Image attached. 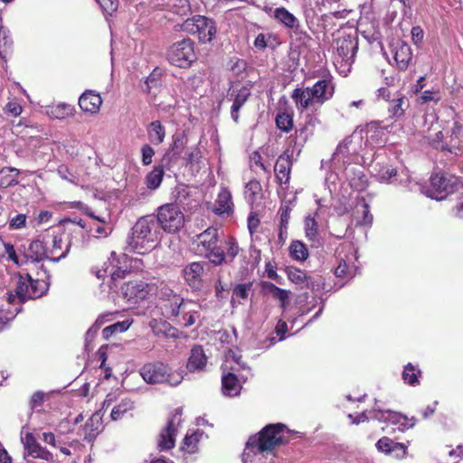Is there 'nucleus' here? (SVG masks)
<instances>
[{
	"mask_svg": "<svg viewBox=\"0 0 463 463\" xmlns=\"http://www.w3.org/2000/svg\"><path fill=\"white\" fill-rule=\"evenodd\" d=\"M335 94V84L331 78L317 80L312 87L296 88L291 93L297 109L300 111L316 105L322 106L329 101Z\"/></svg>",
	"mask_w": 463,
	"mask_h": 463,
	"instance_id": "1",
	"label": "nucleus"
},
{
	"mask_svg": "<svg viewBox=\"0 0 463 463\" xmlns=\"http://www.w3.org/2000/svg\"><path fill=\"white\" fill-rule=\"evenodd\" d=\"M159 230L152 215L140 217L131 229L128 239V247L137 254L151 251L158 243Z\"/></svg>",
	"mask_w": 463,
	"mask_h": 463,
	"instance_id": "2",
	"label": "nucleus"
},
{
	"mask_svg": "<svg viewBox=\"0 0 463 463\" xmlns=\"http://www.w3.org/2000/svg\"><path fill=\"white\" fill-rule=\"evenodd\" d=\"M289 439L290 430L282 423H273L266 425L258 436L250 437L246 447L254 453L262 454L288 443Z\"/></svg>",
	"mask_w": 463,
	"mask_h": 463,
	"instance_id": "3",
	"label": "nucleus"
},
{
	"mask_svg": "<svg viewBox=\"0 0 463 463\" xmlns=\"http://www.w3.org/2000/svg\"><path fill=\"white\" fill-rule=\"evenodd\" d=\"M140 375L145 382L151 384L166 383L171 386H176L183 380L181 373L172 372L168 365L162 362L146 364L140 369Z\"/></svg>",
	"mask_w": 463,
	"mask_h": 463,
	"instance_id": "4",
	"label": "nucleus"
},
{
	"mask_svg": "<svg viewBox=\"0 0 463 463\" xmlns=\"http://www.w3.org/2000/svg\"><path fill=\"white\" fill-rule=\"evenodd\" d=\"M49 286L50 275L43 269V274L36 279H33L29 273L20 274L17 281V291L24 299H36L47 293Z\"/></svg>",
	"mask_w": 463,
	"mask_h": 463,
	"instance_id": "5",
	"label": "nucleus"
},
{
	"mask_svg": "<svg viewBox=\"0 0 463 463\" xmlns=\"http://www.w3.org/2000/svg\"><path fill=\"white\" fill-rule=\"evenodd\" d=\"M156 223L168 233L179 232L184 225V214L175 203H165L157 208Z\"/></svg>",
	"mask_w": 463,
	"mask_h": 463,
	"instance_id": "6",
	"label": "nucleus"
},
{
	"mask_svg": "<svg viewBox=\"0 0 463 463\" xmlns=\"http://www.w3.org/2000/svg\"><path fill=\"white\" fill-rule=\"evenodd\" d=\"M182 30L191 34H196L200 42H211L216 33L214 22L203 15H194L186 19L182 24Z\"/></svg>",
	"mask_w": 463,
	"mask_h": 463,
	"instance_id": "7",
	"label": "nucleus"
},
{
	"mask_svg": "<svg viewBox=\"0 0 463 463\" xmlns=\"http://www.w3.org/2000/svg\"><path fill=\"white\" fill-rule=\"evenodd\" d=\"M167 59L176 67H189L196 59L193 42L190 39H184L174 43L168 50Z\"/></svg>",
	"mask_w": 463,
	"mask_h": 463,
	"instance_id": "8",
	"label": "nucleus"
},
{
	"mask_svg": "<svg viewBox=\"0 0 463 463\" xmlns=\"http://www.w3.org/2000/svg\"><path fill=\"white\" fill-rule=\"evenodd\" d=\"M430 194L436 200L445 199L455 192L458 184V178L444 172L435 173L430 176Z\"/></svg>",
	"mask_w": 463,
	"mask_h": 463,
	"instance_id": "9",
	"label": "nucleus"
},
{
	"mask_svg": "<svg viewBox=\"0 0 463 463\" xmlns=\"http://www.w3.org/2000/svg\"><path fill=\"white\" fill-rule=\"evenodd\" d=\"M335 260L337 266L335 269V276L342 279L353 278L354 272V248L350 243H342L335 249Z\"/></svg>",
	"mask_w": 463,
	"mask_h": 463,
	"instance_id": "10",
	"label": "nucleus"
},
{
	"mask_svg": "<svg viewBox=\"0 0 463 463\" xmlns=\"http://www.w3.org/2000/svg\"><path fill=\"white\" fill-rule=\"evenodd\" d=\"M374 418L385 423L383 430L391 429L392 431H405L415 425L414 418L409 419L406 415L390 410L374 409Z\"/></svg>",
	"mask_w": 463,
	"mask_h": 463,
	"instance_id": "11",
	"label": "nucleus"
},
{
	"mask_svg": "<svg viewBox=\"0 0 463 463\" xmlns=\"http://www.w3.org/2000/svg\"><path fill=\"white\" fill-rule=\"evenodd\" d=\"M182 411L180 409H175L169 417L166 426L161 430L158 438L157 446L160 450L171 449L175 444V435L177 426L181 422Z\"/></svg>",
	"mask_w": 463,
	"mask_h": 463,
	"instance_id": "12",
	"label": "nucleus"
},
{
	"mask_svg": "<svg viewBox=\"0 0 463 463\" xmlns=\"http://www.w3.org/2000/svg\"><path fill=\"white\" fill-rule=\"evenodd\" d=\"M293 166V151L286 149L279 156L274 165L275 180L279 185H289Z\"/></svg>",
	"mask_w": 463,
	"mask_h": 463,
	"instance_id": "13",
	"label": "nucleus"
},
{
	"mask_svg": "<svg viewBox=\"0 0 463 463\" xmlns=\"http://www.w3.org/2000/svg\"><path fill=\"white\" fill-rule=\"evenodd\" d=\"M152 287L143 280H129L121 287L123 298L130 303L137 304L147 298Z\"/></svg>",
	"mask_w": 463,
	"mask_h": 463,
	"instance_id": "14",
	"label": "nucleus"
},
{
	"mask_svg": "<svg viewBox=\"0 0 463 463\" xmlns=\"http://www.w3.org/2000/svg\"><path fill=\"white\" fill-rule=\"evenodd\" d=\"M358 50V39L354 35L347 34L336 39V52L341 62L351 66Z\"/></svg>",
	"mask_w": 463,
	"mask_h": 463,
	"instance_id": "15",
	"label": "nucleus"
},
{
	"mask_svg": "<svg viewBox=\"0 0 463 463\" xmlns=\"http://www.w3.org/2000/svg\"><path fill=\"white\" fill-rule=\"evenodd\" d=\"M409 445L410 441H407V444H405L402 442H397L390 437L383 436L378 439L375 447L379 452L391 456L395 459L402 460L409 454Z\"/></svg>",
	"mask_w": 463,
	"mask_h": 463,
	"instance_id": "16",
	"label": "nucleus"
},
{
	"mask_svg": "<svg viewBox=\"0 0 463 463\" xmlns=\"http://www.w3.org/2000/svg\"><path fill=\"white\" fill-rule=\"evenodd\" d=\"M296 197L291 200H283L278 210L277 216L279 218L278 223V241L280 244H284L288 238V231L289 226V221L291 218V213L295 206Z\"/></svg>",
	"mask_w": 463,
	"mask_h": 463,
	"instance_id": "17",
	"label": "nucleus"
},
{
	"mask_svg": "<svg viewBox=\"0 0 463 463\" xmlns=\"http://www.w3.org/2000/svg\"><path fill=\"white\" fill-rule=\"evenodd\" d=\"M205 263L203 261H194L187 264L182 270L183 278L185 283L195 291L203 288V274Z\"/></svg>",
	"mask_w": 463,
	"mask_h": 463,
	"instance_id": "18",
	"label": "nucleus"
},
{
	"mask_svg": "<svg viewBox=\"0 0 463 463\" xmlns=\"http://www.w3.org/2000/svg\"><path fill=\"white\" fill-rule=\"evenodd\" d=\"M211 211L217 216L229 217L234 213V203L231 191L222 186L217 197L211 207Z\"/></svg>",
	"mask_w": 463,
	"mask_h": 463,
	"instance_id": "19",
	"label": "nucleus"
},
{
	"mask_svg": "<svg viewBox=\"0 0 463 463\" xmlns=\"http://www.w3.org/2000/svg\"><path fill=\"white\" fill-rule=\"evenodd\" d=\"M391 51L396 68L402 71H406L413 58L411 46L402 40H397L391 43Z\"/></svg>",
	"mask_w": 463,
	"mask_h": 463,
	"instance_id": "20",
	"label": "nucleus"
},
{
	"mask_svg": "<svg viewBox=\"0 0 463 463\" xmlns=\"http://www.w3.org/2000/svg\"><path fill=\"white\" fill-rule=\"evenodd\" d=\"M22 440L28 457L39 458L47 462H53V454L46 448L43 447L37 441L33 433L27 432Z\"/></svg>",
	"mask_w": 463,
	"mask_h": 463,
	"instance_id": "21",
	"label": "nucleus"
},
{
	"mask_svg": "<svg viewBox=\"0 0 463 463\" xmlns=\"http://www.w3.org/2000/svg\"><path fill=\"white\" fill-rule=\"evenodd\" d=\"M251 96L250 89L247 86H241L239 89H230L228 99L232 101L231 107V117L235 123L239 122L240 110Z\"/></svg>",
	"mask_w": 463,
	"mask_h": 463,
	"instance_id": "22",
	"label": "nucleus"
},
{
	"mask_svg": "<svg viewBox=\"0 0 463 463\" xmlns=\"http://www.w3.org/2000/svg\"><path fill=\"white\" fill-rule=\"evenodd\" d=\"M219 232L218 229L214 227H208L203 232L197 234L193 240L195 250L200 256L206 253L208 249H210L214 243H219Z\"/></svg>",
	"mask_w": 463,
	"mask_h": 463,
	"instance_id": "23",
	"label": "nucleus"
},
{
	"mask_svg": "<svg viewBox=\"0 0 463 463\" xmlns=\"http://www.w3.org/2000/svg\"><path fill=\"white\" fill-rule=\"evenodd\" d=\"M101 96L91 90H85L79 98V106L82 111L90 114H97L102 105Z\"/></svg>",
	"mask_w": 463,
	"mask_h": 463,
	"instance_id": "24",
	"label": "nucleus"
},
{
	"mask_svg": "<svg viewBox=\"0 0 463 463\" xmlns=\"http://www.w3.org/2000/svg\"><path fill=\"white\" fill-rule=\"evenodd\" d=\"M260 286L263 296H270L272 298L279 301L282 309H286L290 296L289 290L279 288L269 281H262Z\"/></svg>",
	"mask_w": 463,
	"mask_h": 463,
	"instance_id": "25",
	"label": "nucleus"
},
{
	"mask_svg": "<svg viewBox=\"0 0 463 463\" xmlns=\"http://www.w3.org/2000/svg\"><path fill=\"white\" fill-rule=\"evenodd\" d=\"M71 250V242L63 247V241L61 234H53L52 240V246L47 248L48 260L52 262H58L64 259Z\"/></svg>",
	"mask_w": 463,
	"mask_h": 463,
	"instance_id": "26",
	"label": "nucleus"
},
{
	"mask_svg": "<svg viewBox=\"0 0 463 463\" xmlns=\"http://www.w3.org/2000/svg\"><path fill=\"white\" fill-rule=\"evenodd\" d=\"M449 153L459 150L463 144V124L458 120H453L451 128L446 131Z\"/></svg>",
	"mask_w": 463,
	"mask_h": 463,
	"instance_id": "27",
	"label": "nucleus"
},
{
	"mask_svg": "<svg viewBox=\"0 0 463 463\" xmlns=\"http://www.w3.org/2000/svg\"><path fill=\"white\" fill-rule=\"evenodd\" d=\"M188 305L180 295L173 294L164 304V313L167 318L173 319L179 317L181 311H185V307Z\"/></svg>",
	"mask_w": 463,
	"mask_h": 463,
	"instance_id": "28",
	"label": "nucleus"
},
{
	"mask_svg": "<svg viewBox=\"0 0 463 463\" xmlns=\"http://www.w3.org/2000/svg\"><path fill=\"white\" fill-rule=\"evenodd\" d=\"M288 279L294 284L300 285L302 288L314 289L315 282L305 270L296 267H288L286 269Z\"/></svg>",
	"mask_w": 463,
	"mask_h": 463,
	"instance_id": "29",
	"label": "nucleus"
},
{
	"mask_svg": "<svg viewBox=\"0 0 463 463\" xmlns=\"http://www.w3.org/2000/svg\"><path fill=\"white\" fill-rule=\"evenodd\" d=\"M318 211H316L313 214H308L304 219V232L305 236L308 241L314 243H319L320 233L319 226L317 222Z\"/></svg>",
	"mask_w": 463,
	"mask_h": 463,
	"instance_id": "30",
	"label": "nucleus"
},
{
	"mask_svg": "<svg viewBox=\"0 0 463 463\" xmlns=\"http://www.w3.org/2000/svg\"><path fill=\"white\" fill-rule=\"evenodd\" d=\"M24 257L31 260L33 262H41L44 260H48L47 247L43 241L40 240L33 241L29 244L24 253Z\"/></svg>",
	"mask_w": 463,
	"mask_h": 463,
	"instance_id": "31",
	"label": "nucleus"
},
{
	"mask_svg": "<svg viewBox=\"0 0 463 463\" xmlns=\"http://www.w3.org/2000/svg\"><path fill=\"white\" fill-rule=\"evenodd\" d=\"M102 429L101 417L98 413H94L85 422L82 431L84 435V440L92 442L96 437L99 434Z\"/></svg>",
	"mask_w": 463,
	"mask_h": 463,
	"instance_id": "32",
	"label": "nucleus"
},
{
	"mask_svg": "<svg viewBox=\"0 0 463 463\" xmlns=\"http://www.w3.org/2000/svg\"><path fill=\"white\" fill-rule=\"evenodd\" d=\"M135 409V402L129 398L122 399L118 404L114 405L110 417L112 420H122L128 415H132V411Z\"/></svg>",
	"mask_w": 463,
	"mask_h": 463,
	"instance_id": "33",
	"label": "nucleus"
},
{
	"mask_svg": "<svg viewBox=\"0 0 463 463\" xmlns=\"http://www.w3.org/2000/svg\"><path fill=\"white\" fill-rule=\"evenodd\" d=\"M150 326L156 335H163L167 338L178 337V330L165 320L154 319L150 322Z\"/></svg>",
	"mask_w": 463,
	"mask_h": 463,
	"instance_id": "34",
	"label": "nucleus"
},
{
	"mask_svg": "<svg viewBox=\"0 0 463 463\" xmlns=\"http://www.w3.org/2000/svg\"><path fill=\"white\" fill-rule=\"evenodd\" d=\"M207 362V357L201 345H196L192 348L191 354L187 362V369L190 372L203 369Z\"/></svg>",
	"mask_w": 463,
	"mask_h": 463,
	"instance_id": "35",
	"label": "nucleus"
},
{
	"mask_svg": "<svg viewBox=\"0 0 463 463\" xmlns=\"http://www.w3.org/2000/svg\"><path fill=\"white\" fill-rule=\"evenodd\" d=\"M222 392L228 396H236L241 392V384L233 373H228L222 378Z\"/></svg>",
	"mask_w": 463,
	"mask_h": 463,
	"instance_id": "36",
	"label": "nucleus"
},
{
	"mask_svg": "<svg viewBox=\"0 0 463 463\" xmlns=\"http://www.w3.org/2000/svg\"><path fill=\"white\" fill-rule=\"evenodd\" d=\"M20 170L15 167H3L0 169V187L7 188L18 184L17 179Z\"/></svg>",
	"mask_w": 463,
	"mask_h": 463,
	"instance_id": "37",
	"label": "nucleus"
},
{
	"mask_svg": "<svg viewBox=\"0 0 463 463\" xmlns=\"http://www.w3.org/2000/svg\"><path fill=\"white\" fill-rule=\"evenodd\" d=\"M202 256L209 260L214 266H221L226 262L225 251L219 243H214L207 250L206 253H203Z\"/></svg>",
	"mask_w": 463,
	"mask_h": 463,
	"instance_id": "38",
	"label": "nucleus"
},
{
	"mask_svg": "<svg viewBox=\"0 0 463 463\" xmlns=\"http://www.w3.org/2000/svg\"><path fill=\"white\" fill-rule=\"evenodd\" d=\"M293 111H279L275 118L276 127L282 132L288 133L294 128Z\"/></svg>",
	"mask_w": 463,
	"mask_h": 463,
	"instance_id": "39",
	"label": "nucleus"
},
{
	"mask_svg": "<svg viewBox=\"0 0 463 463\" xmlns=\"http://www.w3.org/2000/svg\"><path fill=\"white\" fill-rule=\"evenodd\" d=\"M147 135L153 144L160 145L165 137V129L159 120H155L149 124Z\"/></svg>",
	"mask_w": 463,
	"mask_h": 463,
	"instance_id": "40",
	"label": "nucleus"
},
{
	"mask_svg": "<svg viewBox=\"0 0 463 463\" xmlns=\"http://www.w3.org/2000/svg\"><path fill=\"white\" fill-rule=\"evenodd\" d=\"M288 250L290 257L296 260L304 261L309 257L307 247L301 241H292Z\"/></svg>",
	"mask_w": 463,
	"mask_h": 463,
	"instance_id": "41",
	"label": "nucleus"
},
{
	"mask_svg": "<svg viewBox=\"0 0 463 463\" xmlns=\"http://www.w3.org/2000/svg\"><path fill=\"white\" fill-rule=\"evenodd\" d=\"M409 107L408 100L405 99V97L402 96L397 99H393L390 106L388 108V111L390 113V117L392 118H402L406 109Z\"/></svg>",
	"mask_w": 463,
	"mask_h": 463,
	"instance_id": "42",
	"label": "nucleus"
},
{
	"mask_svg": "<svg viewBox=\"0 0 463 463\" xmlns=\"http://www.w3.org/2000/svg\"><path fill=\"white\" fill-rule=\"evenodd\" d=\"M421 375V371L412 364L409 363L403 368L402 380L405 383L411 386H416L420 384L419 377Z\"/></svg>",
	"mask_w": 463,
	"mask_h": 463,
	"instance_id": "43",
	"label": "nucleus"
},
{
	"mask_svg": "<svg viewBox=\"0 0 463 463\" xmlns=\"http://www.w3.org/2000/svg\"><path fill=\"white\" fill-rule=\"evenodd\" d=\"M165 175V171L163 170V166L155 165L146 176V187L151 190L157 189L162 181Z\"/></svg>",
	"mask_w": 463,
	"mask_h": 463,
	"instance_id": "44",
	"label": "nucleus"
},
{
	"mask_svg": "<svg viewBox=\"0 0 463 463\" xmlns=\"http://www.w3.org/2000/svg\"><path fill=\"white\" fill-rule=\"evenodd\" d=\"M274 17L288 28L296 27L298 20L285 7L276 8Z\"/></svg>",
	"mask_w": 463,
	"mask_h": 463,
	"instance_id": "45",
	"label": "nucleus"
},
{
	"mask_svg": "<svg viewBox=\"0 0 463 463\" xmlns=\"http://www.w3.org/2000/svg\"><path fill=\"white\" fill-rule=\"evenodd\" d=\"M203 432L196 430L191 435H186L184 439L182 449L189 454H194L198 451V444Z\"/></svg>",
	"mask_w": 463,
	"mask_h": 463,
	"instance_id": "46",
	"label": "nucleus"
},
{
	"mask_svg": "<svg viewBox=\"0 0 463 463\" xmlns=\"http://www.w3.org/2000/svg\"><path fill=\"white\" fill-rule=\"evenodd\" d=\"M198 316L197 311L191 310L188 308V306H186L185 311H181V315L173 318L172 321L182 327L187 328L195 323Z\"/></svg>",
	"mask_w": 463,
	"mask_h": 463,
	"instance_id": "47",
	"label": "nucleus"
},
{
	"mask_svg": "<svg viewBox=\"0 0 463 463\" xmlns=\"http://www.w3.org/2000/svg\"><path fill=\"white\" fill-rule=\"evenodd\" d=\"M6 301L9 305L14 306L13 310L8 309V313L11 315L10 318L14 317L21 310L22 305L26 302V299H24L17 291V285L15 286L14 292L8 291Z\"/></svg>",
	"mask_w": 463,
	"mask_h": 463,
	"instance_id": "48",
	"label": "nucleus"
},
{
	"mask_svg": "<svg viewBox=\"0 0 463 463\" xmlns=\"http://www.w3.org/2000/svg\"><path fill=\"white\" fill-rule=\"evenodd\" d=\"M162 71L159 68H156L146 78L145 87H142L144 92L150 94L153 89H158L161 86Z\"/></svg>",
	"mask_w": 463,
	"mask_h": 463,
	"instance_id": "49",
	"label": "nucleus"
},
{
	"mask_svg": "<svg viewBox=\"0 0 463 463\" xmlns=\"http://www.w3.org/2000/svg\"><path fill=\"white\" fill-rule=\"evenodd\" d=\"M73 106L66 103H59L51 109L52 115L58 119H64L74 115Z\"/></svg>",
	"mask_w": 463,
	"mask_h": 463,
	"instance_id": "50",
	"label": "nucleus"
},
{
	"mask_svg": "<svg viewBox=\"0 0 463 463\" xmlns=\"http://www.w3.org/2000/svg\"><path fill=\"white\" fill-rule=\"evenodd\" d=\"M429 143L430 145L438 150L440 151H448L449 152V148L448 146V138L446 136V133L439 130L436 132L433 136L429 137Z\"/></svg>",
	"mask_w": 463,
	"mask_h": 463,
	"instance_id": "51",
	"label": "nucleus"
},
{
	"mask_svg": "<svg viewBox=\"0 0 463 463\" xmlns=\"http://www.w3.org/2000/svg\"><path fill=\"white\" fill-rule=\"evenodd\" d=\"M253 282L240 283L232 288V300H246L252 291Z\"/></svg>",
	"mask_w": 463,
	"mask_h": 463,
	"instance_id": "52",
	"label": "nucleus"
},
{
	"mask_svg": "<svg viewBox=\"0 0 463 463\" xmlns=\"http://www.w3.org/2000/svg\"><path fill=\"white\" fill-rule=\"evenodd\" d=\"M226 245V262L227 264H231L233 262L234 259L238 256L240 252V247L235 238H230L225 241Z\"/></svg>",
	"mask_w": 463,
	"mask_h": 463,
	"instance_id": "53",
	"label": "nucleus"
},
{
	"mask_svg": "<svg viewBox=\"0 0 463 463\" xmlns=\"http://www.w3.org/2000/svg\"><path fill=\"white\" fill-rule=\"evenodd\" d=\"M131 325V322L128 320H124L121 322H117L111 326L105 327L102 331L103 337L109 338L111 335L117 332H125L127 331Z\"/></svg>",
	"mask_w": 463,
	"mask_h": 463,
	"instance_id": "54",
	"label": "nucleus"
},
{
	"mask_svg": "<svg viewBox=\"0 0 463 463\" xmlns=\"http://www.w3.org/2000/svg\"><path fill=\"white\" fill-rule=\"evenodd\" d=\"M186 146V139L183 136L175 135L173 137V142L170 145L168 152H172L177 156H181L182 153Z\"/></svg>",
	"mask_w": 463,
	"mask_h": 463,
	"instance_id": "55",
	"label": "nucleus"
},
{
	"mask_svg": "<svg viewBox=\"0 0 463 463\" xmlns=\"http://www.w3.org/2000/svg\"><path fill=\"white\" fill-rule=\"evenodd\" d=\"M180 157L181 156H177L176 155L173 154L172 152L166 151L161 159V165H158L163 166L164 171H165V168L168 171H171L172 168L176 165V163L180 159Z\"/></svg>",
	"mask_w": 463,
	"mask_h": 463,
	"instance_id": "56",
	"label": "nucleus"
},
{
	"mask_svg": "<svg viewBox=\"0 0 463 463\" xmlns=\"http://www.w3.org/2000/svg\"><path fill=\"white\" fill-rule=\"evenodd\" d=\"M250 166L253 169L254 166L260 168L263 172L270 175L269 169L262 162V156L259 151H254L250 156Z\"/></svg>",
	"mask_w": 463,
	"mask_h": 463,
	"instance_id": "57",
	"label": "nucleus"
},
{
	"mask_svg": "<svg viewBox=\"0 0 463 463\" xmlns=\"http://www.w3.org/2000/svg\"><path fill=\"white\" fill-rule=\"evenodd\" d=\"M4 111L5 114L16 118L23 112V107L15 99H13L6 103Z\"/></svg>",
	"mask_w": 463,
	"mask_h": 463,
	"instance_id": "58",
	"label": "nucleus"
},
{
	"mask_svg": "<svg viewBox=\"0 0 463 463\" xmlns=\"http://www.w3.org/2000/svg\"><path fill=\"white\" fill-rule=\"evenodd\" d=\"M231 71L233 72L236 76L242 75L247 68V62L246 61L240 59V58H232L231 60Z\"/></svg>",
	"mask_w": 463,
	"mask_h": 463,
	"instance_id": "59",
	"label": "nucleus"
},
{
	"mask_svg": "<svg viewBox=\"0 0 463 463\" xmlns=\"http://www.w3.org/2000/svg\"><path fill=\"white\" fill-rule=\"evenodd\" d=\"M202 158V152L199 147H193L184 157L186 165L194 166L200 162Z\"/></svg>",
	"mask_w": 463,
	"mask_h": 463,
	"instance_id": "60",
	"label": "nucleus"
},
{
	"mask_svg": "<svg viewBox=\"0 0 463 463\" xmlns=\"http://www.w3.org/2000/svg\"><path fill=\"white\" fill-rule=\"evenodd\" d=\"M155 149L149 145L145 144L141 146V161L143 165H149L152 163V158L155 156Z\"/></svg>",
	"mask_w": 463,
	"mask_h": 463,
	"instance_id": "61",
	"label": "nucleus"
},
{
	"mask_svg": "<svg viewBox=\"0 0 463 463\" xmlns=\"http://www.w3.org/2000/svg\"><path fill=\"white\" fill-rule=\"evenodd\" d=\"M247 224L250 235H253L255 232H258V229L260 225V220L259 218V214L256 212L250 213L247 220Z\"/></svg>",
	"mask_w": 463,
	"mask_h": 463,
	"instance_id": "62",
	"label": "nucleus"
},
{
	"mask_svg": "<svg viewBox=\"0 0 463 463\" xmlns=\"http://www.w3.org/2000/svg\"><path fill=\"white\" fill-rule=\"evenodd\" d=\"M291 29L293 30L292 36L301 44H306L311 39L309 34L301 28L299 22L297 24L296 27H292Z\"/></svg>",
	"mask_w": 463,
	"mask_h": 463,
	"instance_id": "63",
	"label": "nucleus"
},
{
	"mask_svg": "<svg viewBox=\"0 0 463 463\" xmlns=\"http://www.w3.org/2000/svg\"><path fill=\"white\" fill-rule=\"evenodd\" d=\"M27 216L24 213H19L9 220V228L12 230L23 229L26 226Z\"/></svg>",
	"mask_w": 463,
	"mask_h": 463,
	"instance_id": "64",
	"label": "nucleus"
}]
</instances>
